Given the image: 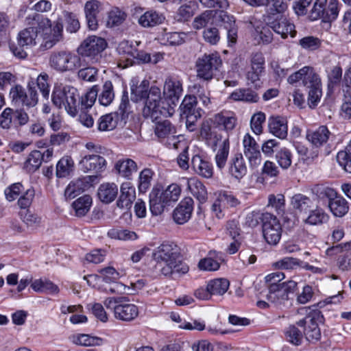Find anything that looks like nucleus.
<instances>
[{"instance_id":"f257e3e1","label":"nucleus","mask_w":351,"mask_h":351,"mask_svg":"<svg viewBox=\"0 0 351 351\" xmlns=\"http://www.w3.org/2000/svg\"><path fill=\"white\" fill-rule=\"evenodd\" d=\"M146 99L145 106L143 109V114L146 118H150L156 121L161 117H168L173 114L172 108L169 106H160V89L156 86L149 88V81L143 80L139 85L131 88V99L138 102Z\"/></svg>"},{"instance_id":"f03ea898","label":"nucleus","mask_w":351,"mask_h":351,"mask_svg":"<svg viewBox=\"0 0 351 351\" xmlns=\"http://www.w3.org/2000/svg\"><path fill=\"white\" fill-rule=\"evenodd\" d=\"M156 261V272L165 276L174 273L184 274L189 267L180 259V250L176 243H162L152 252Z\"/></svg>"},{"instance_id":"7ed1b4c3","label":"nucleus","mask_w":351,"mask_h":351,"mask_svg":"<svg viewBox=\"0 0 351 351\" xmlns=\"http://www.w3.org/2000/svg\"><path fill=\"white\" fill-rule=\"evenodd\" d=\"M28 25H38V45L42 50L52 48L62 39L63 25L61 19L53 23L47 17L38 14H33L26 18Z\"/></svg>"},{"instance_id":"20e7f679","label":"nucleus","mask_w":351,"mask_h":351,"mask_svg":"<svg viewBox=\"0 0 351 351\" xmlns=\"http://www.w3.org/2000/svg\"><path fill=\"white\" fill-rule=\"evenodd\" d=\"M300 80L308 89V104L311 108L315 107L322 95L321 80L311 66H304L299 71L291 74L287 79L289 84H293Z\"/></svg>"},{"instance_id":"39448f33","label":"nucleus","mask_w":351,"mask_h":351,"mask_svg":"<svg viewBox=\"0 0 351 351\" xmlns=\"http://www.w3.org/2000/svg\"><path fill=\"white\" fill-rule=\"evenodd\" d=\"M181 194L180 186L171 184L165 189L154 187L149 193V210L154 216L161 215L166 206L177 202Z\"/></svg>"},{"instance_id":"423d86ee","label":"nucleus","mask_w":351,"mask_h":351,"mask_svg":"<svg viewBox=\"0 0 351 351\" xmlns=\"http://www.w3.org/2000/svg\"><path fill=\"white\" fill-rule=\"evenodd\" d=\"M105 306L112 311L115 319L130 322L138 315V307L130 302L127 297H109L104 301Z\"/></svg>"},{"instance_id":"0eeeda50","label":"nucleus","mask_w":351,"mask_h":351,"mask_svg":"<svg viewBox=\"0 0 351 351\" xmlns=\"http://www.w3.org/2000/svg\"><path fill=\"white\" fill-rule=\"evenodd\" d=\"M53 104L58 108H64L68 114L75 117L80 106V94L77 90L71 86L57 87L52 93Z\"/></svg>"},{"instance_id":"6e6552de","label":"nucleus","mask_w":351,"mask_h":351,"mask_svg":"<svg viewBox=\"0 0 351 351\" xmlns=\"http://www.w3.org/2000/svg\"><path fill=\"white\" fill-rule=\"evenodd\" d=\"M80 56L66 50L53 51L49 58V66L58 72L73 71L83 66Z\"/></svg>"},{"instance_id":"1a4fd4ad","label":"nucleus","mask_w":351,"mask_h":351,"mask_svg":"<svg viewBox=\"0 0 351 351\" xmlns=\"http://www.w3.org/2000/svg\"><path fill=\"white\" fill-rule=\"evenodd\" d=\"M107 47V43L101 37L90 36L84 40L77 48L79 56L88 58L92 63L98 62L101 59V53Z\"/></svg>"},{"instance_id":"9d476101","label":"nucleus","mask_w":351,"mask_h":351,"mask_svg":"<svg viewBox=\"0 0 351 351\" xmlns=\"http://www.w3.org/2000/svg\"><path fill=\"white\" fill-rule=\"evenodd\" d=\"M206 135L208 143L215 151L217 150L215 156V162L217 167L221 169L226 164L230 149V142L228 137H223L221 134H210L208 138V134L206 129L204 128L202 131V135Z\"/></svg>"},{"instance_id":"9b49d317","label":"nucleus","mask_w":351,"mask_h":351,"mask_svg":"<svg viewBox=\"0 0 351 351\" xmlns=\"http://www.w3.org/2000/svg\"><path fill=\"white\" fill-rule=\"evenodd\" d=\"M323 316L318 309H312L306 317L298 321L297 324L304 328V335L308 341H317L321 337L319 323L322 322Z\"/></svg>"},{"instance_id":"f8f14e48","label":"nucleus","mask_w":351,"mask_h":351,"mask_svg":"<svg viewBox=\"0 0 351 351\" xmlns=\"http://www.w3.org/2000/svg\"><path fill=\"white\" fill-rule=\"evenodd\" d=\"M263 21L276 34L282 38H287L288 35L294 37L296 34L295 25L282 14L269 13L263 16Z\"/></svg>"},{"instance_id":"ddd939ff","label":"nucleus","mask_w":351,"mask_h":351,"mask_svg":"<svg viewBox=\"0 0 351 351\" xmlns=\"http://www.w3.org/2000/svg\"><path fill=\"white\" fill-rule=\"evenodd\" d=\"M221 64V60L215 53L204 54L196 61L197 76L204 80H210Z\"/></svg>"},{"instance_id":"4468645a","label":"nucleus","mask_w":351,"mask_h":351,"mask_svg":"<svg viewBox=\"0 0 351 351\" xmlns=\"http://www.w3.org/2000/svg\"><path fill=\"white\" fill-rule=\"evenodd\" d=\"M297 282L289 280L284 285H271L268 287L267 300L278 308L285 306L289 300V294L293 293Z\"/></svg>"},{"instance_id":"2eb2a0df","label":"nucleus","mask_w":351,"mask_h":351,"mask_svg":"<svg viewBox=\"0 0 351 351\" xmlns=\"http://www.w3.org/2000/svg\"><path fill=\"white\" fill-rule=\"evenodd\" d=\"M164 100L160 97V106H169L172 108L173 113L175 112L174 107L178 104L180 96L182 93V84L176 79L167 77L165 80L163 87Z\"/></svg>"},{"instance_id":"dca6fc26","label":"nucleus","mask_w":351,"mask_h":351,"mask_svg":"<svg viewBox=\"0 0 351 351\" xmlns=\"http://www.w3.org/2000/svg\"><path fill=\"white\" fill-rule=\"evenodd\" d=\"M263 234L265 241H279L281 226L277 217L273 214L264 213Z\"/></svg>"},{"instance_id":"f3484780","label":"nucleus","mask_w":351,"mask_h":351,"mask_svg":"<svg viewBox=\"0 0 351 351\" xmlns=\"http://www.w3.org/2000/svg\"><path fill=\"white\" fill-rule=\"evenodd\" d=\"M98 176L96 175L86 176L71 181L64 191L66 198L73 199L81 193L92 186L93 183L97 182Z\"/></svg>"},{"instance_id":"a211bd4d","label":"nucleus","mask_w":351,"mask_h":351,"mask_svg":"<svg viewBox=\"0 0 351 351\" xmlns=\"http://www.w3.org/2000/svg\"><path fill=\"white\" fill-rule=\"evenodd\" d=\"M265 70V58L261 52L253 53L250 58V69L247 72L248 81L254 83L260 80Z\"/></svg>"},{"instance_id":"6ab92c4d","label":"nucleus","mask_w":351,"mask_h":351,"mask_svg":"<svg viewBox=\"0 0 351 351\" xmlns=\"http://www.w3.org/2000/svg\"><path fill=\"white\" fill-rule=\"evenodd\" d=\"M197 98L193 95L186 96L180 106L182 115L187 119V123H193L202 115L201 110L197 108Z\"/></svg>"},{"instance_id":"aec40b11","label":"nucleus","mask_w":351,"mask_h":351,"mask_svg":"<svg viewBox=\"0 0 351 351\" xmlns=\"http://www.w3.org/2000/svg\"><path fill=\"white\" fill-rule=\"evenodd\" d=\"M106 162L104 157L97 154L84 156L80 162L81 169L84 172H99L106 167Z\"/></svg>"},{"instance_id":"412c9836","label":"nucleus","mask_w":351,"mask_h":351,"mask_svg":"<svg viewBox=\"0 0 351 351\" xmlns=\"http://www.w3.org/2000/svg\"><path fill=\"white\" fill-rule=\"evenodd\" d=\"M121 195L117 202V206L121 208L128 210L132 207L136 199L135 188L130 182H123L120 189Z\"/></svg>"},{"instance_id":"4be33fe9","label":"nucleus","mask_w":351,"mask_h":351,"mask_svg":"<svg viewBox=\"0 0 351 351\" xmlns=\"http://www.w3.org/2000/svg\"><path fill=\"white\" fill-rule=\"evenodd\" d=\"M193 200L191 197L184 198L176 208L173 213L174 221L179 224H183L191 217L193 210Z\"/></svg>"},{"instance_id":"5701e85b","label":"nucleus","mask_w":351,"mask_h":351,"mask_svg":"<svg viewBox=\"0 0 351 351\" xmlns=\"http://www.w3.org/2000/svg\"><path fill=\"white\" fill-rule=\"evenodd\" d=\"M101 9V3L97 0H90L85 3V16L90 30H95L98 27L97 15Z\"/></svg>"},{"instance_id":"b1692460","label":"nucleus","mask_w":351,"mask_h":351,"mask_svg":"<svg viewBox=\"0 0 351 351\" xmlns=\"http://www.w3.org/2000/svg\"><path fill=\"white\" fill-rule=\"evenodd\" d=\"M332 136L326 125H321L315 130H309L306 134V139L315 147H320L327 143Z\"/></svg>"},{"instance_id":"393cba45","label":"nucleus","mask_w":351,"mask_h":351,"mask_svg":"<svg viewBox=\"0 0 351 351\" xmlns=\"http://www.w3.org/2000/svg\"><path fill=\"white\" fill-rule=\"evenodd\" d=\"M228 171L230 174L237 180L241 179L246 175L247 167L242 154L237 153L231 158Z\"/></svg>"},{"instance_id":"a878e982","label":"nucleus","mask_w":351,"mask_h":351,"mask_svg":"<svg viewBox=\"0 0 351 351\" xmlns=\"http://www.w3.org/2000/svg\"><path fill=\"white\" fill-rule=\"evenodd\" d=\"M269 131L275 136L285 139L287 136V123L280 117H271L268 120Z\"/></svg>"},{"instance_id":"bb28decb","label":"nucleus","mask_w":351,"mask_h":351,"mask_svg":"<svg viewBox=\"0 0 351 351\" xmlns=\"http://www.w3.org/2000/svg\"><path fill=\"white\" fill-rule=\"evenodd\" d=\"M222 10H206L196 16L193 22V27L195 29L205 27L208 24H213L215 21H219V13Z\"/></svg>"},{"instance_id":"cd10ccee","label":"nucleus","mask_w":351,"mask_h":351,"mask_svg":"<svg viewBox=\"0 0 351 351\" xmlns=\"http://www.w3.org/2000/svg\"><path fill=\"white\" fill-rule=\"evenodd\" d=\"M18 43L22 47L38 45V25L21 30L18 34Z\"/></svg>"},{"instance_id":"c85d7f7f","label":"nucleus","mask_w":351,"mask_h":351,"mask_svg":"<svg viewBox=\"0 0 351 351\" xmlns=\"http://www.w3.org/2000/svg\"><path fill=\"white\" fill-rule=\"evenodd\" d=\"M191 165L193 170L202 177L210 178L213 175L212 165L199 155H195L192 158Z\"/></svg>"},{"instance_id":"c756f323","label":"nucleus","mask_w":351,"mask_h":351,"mask_svg":"<svg viewBox=\"0 0 351 351\" xmlns=\"http://www.w3.org/2000/svg\"><path fill=\"white\" fill-rule=\"evenodd\" d=\"M118 194V187L114 183H104L97 191L99 199L104 203H110L115 199Z\"/></svg>"},{"instance_id":"7c9ffc66","label":"nucleus","mask_w":351,"mask_h":351,"mask_svg":"<svg viewBox=\"0 0 351 351\" xmlns=\"http://www.w3.org/2000/svg\"><path fill=\"white\" fill-rule=\"evenodd\" d=\"M114 169L119 176L129 179L137 171L138 167L133 160L122 158L116 162Z\"/></svg>"},{"instance_id":"2f4dec72","label":"nucleus","mask_w":351,"mask_h":351,"mask_svg":"<svg viewBox=\"0 0 351 351\" xmlns=\"http://www.w3.org/2000/svg\"><path fill=\"white\" fill-rule=\"evenodd\" d=\"M219 21L223 24V28L227 30V37L230 43L234 44L237 39V28L232 16H230L224 11L219 13Z\"/></svg>"},{"instance_id":"473e14b6","label":"nucleus","mask_w":351,"mask_h":351,"mask_svg":"<svg viewBox=\"0 0 351 351\" xmlns=\"http://www.w3.org/2000/svg\"><path fill=\"white\" fill-rule=\"evenodd\" d=\"M165 19L162 14L156 11H147L138 19V23L144 27H151L161 24Z\"/></svg>"},{"instance_id":"72a5a7b5","label":"nucleus","mask_w":351,"mask_h":351,"mask_svg":"<svg viewBox=\"0 0 351 351\" xmlns=\"http://www.w3.org/2000/svg\"><path fill=\"white\" fill-rule=\"evenodd\" d=\"M328 206L336 217H342L348 211L347 201L342 197L336 196L330 198Z\"/></svg>"},{"instance_id":"f704fd0d","label":"nucleus","mask_w":351,"mask_h":351,"mask_svg":"<svg viewBox=\"0 0 351 351\" xmlns=\"http://www.w3.org/2000/svg\"><path fill=\"white\" fill-rule=\"evenodd\" d=\"M119 115L117 113H109L101 116L97 122L99 131H112L117 126Z\"/></svg>"},{"instance_id":"c9c22d12","label":"nucleus","mask_w":351,"mask_h":351,"mask_svg":"<svg viewBox=\"0 0 351 351\" xmlns=\"http://www.w3.org/2000/svg\"><path fill=\"white\" fill-rule=\"evenodd\" d=\"M188 186L193 195L199 201V203L203 204L206 202L208 199V193L205 186L202 182L193 179L189 181Z\"/></svg>"},{"instance_id":"e433bc0d","label":"nucleus","mask_w":351,"mask_h":351,"mask_svg":"<svg viewBox=\"0 0 351 351\" xmlns=\"http://www.w3.org/2000/svg\"><path fill=\"white\" fill-rule=\"evenodd\" d=\"M32 288L36 292L57 294L59 292L58 287L48 280L37 279L31 285Z\"/></svg>"},{"instance_id":"4c0bfd02","label":"nucleus","mask_w":351,"mask_h":351,"mask_svg":"<svg viewBox=\"0 0 351 351\" xmlns=\"http://www.w3.org/2000/svg\"><path fill=\"white\" fill-rule=\"evenodd\" d=\"M219 260H221V256H219L218 254H216L215 252H210L209 256L199 261L198 267L203 271H216L219 268Z\"/></svg>"},{"instance_id":"58836bf2","label":"nucleus","mask_w":351,"mask_h":351,"mask_svg":"<svg viewBox=\"0 0 351 351\" xmlns=\"http://www.w3.org/2000/svg\"><path fill=\"white\" fill-rule=\"evenodd\" d=\"M211 295H223L228 291L230 282L226 278H215L208 282Z\"/></svg>"},{"instance_id":"ea45409f","label":"nucleus","mask_w":351,"mask_h":351,"mask_svg":"<svg viewBox=\"0 0 351 351\" xmlns=\"http://www.w3.org/2000/svg\"><path fill=\"white\" fill-rule=\"evenodd\" d=\"M229 98L233 101H242L245 102H257L258 95L250 89L241 88L232 92Z\"/></svg>"},{"instance_id":"a19ab883","label":"nucleus","mask_w":351,"mask_h":351,"mask_svg":"<svg viewBox=\"0 0 351 351\" xmlns=\"http://www.w3.org/2000/svg\"><path fill=\"white\" fill-rule=\"evenodd\" d=\"M92 204V198L88 195H83L76 199L72 204L77 216H84Z\"/></svg>"},{"instance_id":"79ce46f5","label":"nucleus","mask_w":351,"mask_h":351,"mask_svg":"<svg viewBox=\"0 0 351 351\" xmlns=\"http://www.w3.org/2000/svg\"><path fill=\"white\" fill-rule=\"evenodd\" d=\"M154 171L149 168L143 169L138 176V189L140 193H145L151 186Z\"/></svg>"},{"instance_id":"37998d69","label":"nucleus","mask_w":351,"mask_h":351,"mask_svg":"<svg viewBox=\"0 0 351 351\" xmlns=\"http://www.w3.org/2000/svg\"><path fill=\"white\" fill-rule=\"evenodd\" d=\"M73 342L82 346H99L102 343V339L86 334H78L73 337Z\"/></svg>"},{"instance_id":"c03bdc74","label":"nucleus","mask_w":351,"mask_h":351,"mask_svg":"<svg viewBox=\"0 0 351 351\" xmlns=\"http://www.w3.org/2000/svg\"><path fill=\"white\" fill-rule=\"evenodd\" d=\"M158 119L155 121L156 123L154 128L155 134L158 138H166L175 133V128L169 121Z\"/></svg>"},{"instance_id":"a18cd8bd","label":"nucleus","mask_w":351,"mask_h":351,"mask_svg":"<svg viewBox=\"0 0 351 351\" xmlns=\"http://www.w3.org/2000/svg\"><path fill=\"white\" fill-rule=\"evenodd\" d=\"M267 206L274 208L278 215H283L285 209V196L280 193L277 195L270 194L268 196V204Z\"/></svg>"},{"instance_id":"49530a36","label":"nucleus","mask_w":351,"mask_h":351,"mask_svg":"<svg viewBox=\"0 0 351 351\" xmlns=\"http://www.w3.org/2000/svg\"><path fill=\"white\" fill-rule=\"evenodd\" d=\"M42 161L41 152L34 150L25 163V169L29 173H34L40 167Z\"/></svg>"},{"instance_id":"de8ad7c7","label":"nucleus","mask_w":351,"mask_h":351,"mask_svg":"<svg viewBox=\"0 0 351 351\" xmlns=\"http://www.w3.org/2000/svg\"><path fill=\"white\" fill-rule=\"evenodd\" d=\"M73 167V161L71 157L66 156L62 158L56 166V175L59 178H64L68 176Z\"/></svg>"},{"instance_id":"09e8293b","label":"nucleus","mask_w":351,"mask_h":351,"mask_svg":"<svg viewBox=\"0 0 351 351\" xmlns=\"http://www.w3.org/2000/svg\"><path fill=\"white\" fill-rule=\"evenodd\" d=\"M337 160L346 171L351 173V141L345 150L337 154Z\"/></svg>"},{"instance_id":"8fccbe9b","label":"nucleus","mask_w":351,"mask_h":351,"mask_svg":"<svg viewBox=\"0 0 351 351\" xmlns=\"http://www.w3.org/2000/svg\"><path fill=\"white\" fill-rule=\"evenodd\" d=\"M339 14L338 1L337 0H330L329 3H326V6L324 10V15L321 19L325 23L331 22L336 19Z\"/></svg>"},{"instance_id":"3c124183","label":"nucleus","mask_w":351,"mask_h":351,"mask_svg":"<svg viewBox=\"0 0 351 351\" xmlns=\"http://www.w3.org/2000/svg\"><path fill=\"white\" fill-rule=\"evenodd\" d=\"M114 97L112 84L110 81H106L103 85L102 91L99 96V101L101 105L107 106L112 101Z\"/></svg>"},{"instance_id":"603ef678","label":"nucleus","mask_w":351,"mask_h":351,"mask_svg":"<svg viewBox=\"0 0 351 351\" xmlns=\"http://www.w3.org/2000/svg\"><path fill=\"white\" fill-rule=\"evenodd\" d=\"M226 234L228 236L230 239L234 240V241L248 239L241 232L238 226V223L235 221H230L227 223Z\"/></svg>"},{"instance_id":"864d4df0","label":"nucleus","mask_w":351,"mask_h":351,"mask_svg":"<svg viewBox=\"0 0 351 351\" xmlns=\"http://www.w3.org/2000/svg\"><path fill=\"white\" fill-rule=\"evenodd\" d=\"M108 234L111 239L115 240L134 241L138 239V237L134 232L128 230L112 229L108 232Z\"/></svg>"},{"instance_id":"5fc2aeb1","label":"nucleus","mask_w":351,"mask_h":351,"mask_svg":"<svg viewBox=\"0 0 351 351\" xmlns=\"http://www.w3.org/2000/svg\"><path fill=\"white\" fill-rule=\"evenodd\" d=\"M98 88L97 86H93L84 95L80 97V105L82 109H87L92 107L97 97Z\"/></svg>"},{"instance_id":"6e6d98bb","label":"nucleus","mask_w":351,"mask_h":351,"mask_svg":"<svg viewBox=\"0 0 351 351\" xmlns=\"http://www.w3.org/2000/svg\"><path fill=\"white\" fill-rule=\"evenodd\" d=\"M287 340L295 346H299L303 340V335L301 331L294 325L289 326L286 331Z\"/></svg>"},{"instance_id":"4d7b16f0","label":"nucleus","mask_w":351,"mask_h":351,"mask_svg":"<svg viewBox=\"0 0 351 351\" xmlns=\"http://www.w3.org/2000/svg\"><path fill=\"white\" fill-rule=\"evenodd\" d=\"M185 38L186 34L183 32H167L162 36V40L165 44L173 46L182 45Z\"/></svg>"},{"instance_id":"13d9d810","label":"nucleus","mask_w":351,"mask_h":351,"mask_svg":"<svg viewBox=\"0 0 351 351\" xmlns=\"http://www.w3.org/2000/svg\"><path fill=\"white\" fill-rule=\"evenodd\" d=\"M264 213H261L258 210H247L245 217V225L250 228H255L260 221L263 223Z\"/></svg>"},{"instance_id":"bf43d9fd","label":"nucleus","mask_w":351,"mask_h":351,"mask_svg":"<svg viewBox=\"0 0 351 351\" xmlns=\"http://www.w3.org/2000/svg\"><path fill=\"white\" fill-rule=\"evenodd\" d=\"M228 208L226 205L220 193L213 202L211 206V210L213 214L219 219L223 218L228 211Z\"/></svg>"},{"instance_id":"052dcab7","label":"nucleus","mask_w":351,"mask_h":351,"mask_svg":"<svg viewBox=\"0 0 351 351\" xmlns=\"http://www.w3.org/2000/svg\"><path fill=\"white\" fill-rule=\"evenodd\" d=\"M328 219V216L321 209L317 208L312 210L305 222L311 225L321 224Z\"/></svg>"},{"instance_id":"680f3d73","label":"nucleus","mask_w":351,"mask_h":351,"mask_svg":"<svg viewBox=\"0 0 351 351\" xmlns=\"http://www.w3.org/2000/svg\"><path fill=\"white\" fill-rule=\"evenodd\" d=\"M97 69L93 66L81 69L77 72L80 79L87 82H95L97 79Z\"/></svg>"},{"instance_id":"e2e57ef3","label":"nucleus","mask_w":351,"mask_h":351,"mask_svg":"<svg viewBox=\"0 0 351 351\" xmlns=\"http://www.w3.org/2000/svg\"><path fill=\"white\" fill-rule=\"evenodd\" d=\"M98 272L103 280L107 283L114 282L120 277L119 273L112 267L101 269Z\"/></svg>"},{"instance_id":"0e129e2a","label":"nucleus","mask_w":351,"mask_h":351,"mask_svg":"<svg viewBox=\"0 0 351 351\" xmlns=\"http://www.w3.org/2000/svg\"><path fill=\"white\" fill-rule=\"evenodd\" d=\"M322 41L317 37L306 36L300 40V45L305 49L314 51L319 48Z\"/></svg>"},{"instance_id":"69168bd1","label":"nucleus","mask_w":351,"mask_h":351,"mask_svg":"<svg viewBox=\"0 0 351 351\" xmlns=\"http://www.w3.org/2000/svg\"><path fill=\"white\" fill-rule=\"evenodd\" d=\"M35 196L33 188L25 190L19 197L18 204L21 208L25 209L30 206Z\"/></svg>"},{"instance_id":"338daca9","label":"nucleus","mask_w":351,"mask_h":351,"mask_svg":"<svg viewBox=\"0 0 351 351\" xmlns=\"http://www.w3.org/2000/svg\"><path fill=\"white\" fill-rule=\"evenodd\" d=\"M310 199L302 194H296L291 198V204L293 208L302 211L308 207Z\"/></svg>"},{"instance_id":"774afa93","label":"nucleus","mask_w":351,"mask_h":351,"mask_svg":"<svg viewBox=\"0 0 351 351\" xmlns=\"http://www.w3.org/2000/svg\"><path fill=\"white\" fill-rule=\"evenodd\" d=\"M194 9L191 4H184L181 5L176 13L178 21H186L191 18L194 14Z\"/></svg>"}]
</instances>
